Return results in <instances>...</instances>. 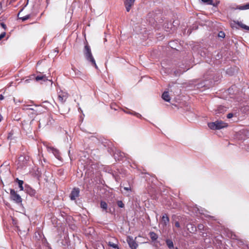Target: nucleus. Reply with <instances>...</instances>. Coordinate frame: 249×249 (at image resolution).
I'll list each match as a JSON object with an SVG mask.
<instances>
[{"instance_id": "obj_1", "label": "nucleus", "mask_w": 249, "mask_h": 249, "mask_svg": "<svg viewBox=\"0 0 249 249\" xmlns=\"http://www.w3.org/2000/svg\"><path fill=\"white\" fill-rule=\"evenodd\" d=\"M83 52L87 60L88 61L90 64L94 66L96 69H98L95 60L92 54L90 48L88 44L85 45Z\"/></svg>"}, {"instance_id": "obj_2", "label": "nucleus", "mask_w": 249, "mask_h": 249, "mask_svg": "<svg viewBox=\"0 0 249 249\" xmlns=\"http://www.w3.org/2000/svg\"><path fill=\"white\" fill-rule=\"evenodd\" d=\"M209 127L213 130H218L226 127L227 125L222 121H216L214 122L209 123L208 124Z\"/></svg>"}, {"instance_id": "obj_3", "label": "nucleus", "mask_w": 249, "mask_h": 249, "mask_svg": "<svg viewBox=\"0 0 249 249\" xmlns=\"http://www.w3.org/2000/svg\"><path fill=\"white\" fill-rule=\"evenodd\" d=\"M10 197L11 199L16 203L18 204L22 202L21 196L14 189L10 190Z\"/></svg>"}, {"instance_id": "obj_4", "label": "nucleus", "mask_w": 249, "mask_h": 249, "mask_svg": "<svg viewBox=\"0 0 249 249\" xmlns=\"http://www.w3.org/2000/svg\"><path fill=\"white\" fill-rule=\"evenodd\" d=\"M58 98L59 101L62 104H64L69 97V94L65 91L60 89L57 91Z\"/></svg>"}, {"instance_id": "obj_5", "label": "nucleus", "mask_w": 249, "mask_h": 249, "mask_svg": "<svg viewBox=\"0 0 249 249\" xmlns=\"http://www.w3.org/2000/svg\"><path fill=\"white\" fill-rule=\"evenodd\" d=\"M80 189L78 188H74L71 191L70 197L71 200H74L79 196Z\"/></svg>"}, {"instance_id": "obj_6", "label": "nucleus", "mask_w": 249, "mask_h": 249, "mask_svg": "<svg viewBox=\"0 0 249 249\" xmlns=\"http://www.w3.org/2000/svg\"><path fill=\"white\" fill-rule=\"evenodd\" d=\"M114 158L116 160H123L125 157V154L119 151H116L114 154Z\"/></svg>"}, {"instance_id": "obj_7", "label": "nucleus", "mask_w": 249, "mask_h": 249, "mask_svg": "<svg viewBox=\"0 0 249 249\" xmlns=\"http://www.w3.org/2000/svg\"><path fill=\"white\" fill-rule=\"evenodd\" d=\"M227 109V107L224 106L219 105L214 109L215 114L224 113Z\"/></svg>"}, {"instance_id": "obj_8", "label": "nucleus", "mask_w": 249, "mask_h": 249, "mask_svg": "<svg viewBox=\"0 0 249 249\" xmlns=\"http://www.w3.org/2000/svg\"><path fill=\"white\" fill-rule=\"evenodd\" d=\"M135 0H125L124 3L127 12H129L131 7L134 5Z\"/></svg>"}, {"instance_id": "obj_9", "label": "nucleus", "mask_w": 249, "mask_h": 249, "mask_svg": "<svg viewBox=\"0 0 249 249\" xmlns=\"http://www.w3.org/2000/svg\"><path fill=\"white\" fill-rule=\"evenodd\" d=\"M25 191L28 195L32 196H35L36 195V190L28 185L25 186Z\"/></svg>"}, {"instance_id": "obj_10", "label": "nucleus", "mask_w": 249, "mask_h": 249, "mask_svg": "<svg viewBox=\"0 0 249 249\" xmlns=\"http://www.w3.org/2000/svg\"><path fill=\"white\" fill-rule=\"evenodd\" d=\"M189 68H184L183 67H180L179 69L174 71V74L175 76H179L181 74H182L184 72L187 71L189 70Z\"/></svg>"}, {"instance_id": "obj_11", "label": "nucleus", "mask_w": 249, "mask_h": 249, "mask_svg": "<svg viewBox=\"0 0 249 249\" xmlns=\"http://www.w3.org/2000/svg\"><path fill=\"white\" fill-rule=\"evenodd\" d=\"M127 242L129 244V247L132 249H136L138 245L132 238H129V239L127 240Z\"/></svg>"}, {"instance_id": "obj_12", "label": "nucleus", "mask_w": 249, "mask_h": 249, "mask_svg": "<svg viewBox=\"0 0 249 249\" xmlns=\"http://www.w3.org/2000/svg\"><path fill=\"white\" fill-rule=\"evenodd\" d=\"M50 150L52 152V153H53V154L54 155L56 158H57L59 160H61V157L60 155L59 152L58 150L53 147H51L50 148Z\"/></svg>"}, {"instance_id": "obj_13", "label": "nucleus", "mask_w": 249, "mask_h": 249, "mask_svg": "<svg viewBox=\"0 0 249 249\" xmlns=\"http://www.w3.org/2000/svg\"><path fill=\"white\" fill-rule=\"evenodd\" d=\"M169 222V218L166 214H164L162 217V224L163 226H166Z\"/></svg>"}, {"instance_id": "obj_14", "label": "nucleus", "mask_w": 249, "mask_h": 249, "mask_svg": "<svg viewBox=\"0 0 249 249\" xmlns=\"http://www.w3.org/2000/svg\"><path fill=\"white\" fill-rule=\"evenodd\" d=\"M32 77H35V79L36 81H38L39 80H42L43 81H46L48 79L47 78V77L45 75H38L37 76H36L34 75H32Z\"/></svg>"}, {"instance_id": "obj_15", "label": "nucleus", "mask_w": 249, "mask_h": 249, "mask_svg": "<svg viewBox=\"0 0 249 249\" xmlns=\"http://www.w3.org/2000/svg\"><path fill=\"white\" fill-rule=\"evenodd\" d=\"M162 98L166 102H170V97L168 91H164L162 94Z\"/></svg>"}, {"instance_id": "obj_16", "label": "nucleus", "mask_w": 249, "mask_h": 249, "mask_svg": "<svg viewBox=\"0 0 249 249\" xmlns=\"http://www.w3.org/2000/svg\"><path fill=\"white\" fill-rule=\"evenodd\" d=\"M201 1L207 4L213 5L214 7H216L219 3V1H218L216 4H214L213 0H201Z\"/></svg>"}, {"instance_id": "obj_17", "label": "nucleus", "mask_w": 249, "mask_h": 249, "mask_svg": "<svg viewBox=\"0 0 249 249\" xmlns=\"http://www.w3.org/2000/svg\"><path fill=\"white\" fill-rule=\"evenodd\" d=\"M236 9L240 10L249 9V2L243 5L237 6Z\"/></svg>"}, {"instance_id": "obj_18", "label": "nucleus", "mask_w": 249, "mask_h": 249, "mask_svg": "<svg viewBox=\"0 0 249 249\" xmlns=\"http://www.w3.org/2000/svg\"><path fill=\"white\" fill-rule=\"evenodd\" d=\"M16 181L18 183L20 190L23 191L24 189L23 187V184L24 183L23 181L21 180H19L18 178H17L16 179Z\"/></svg>"}, {"instance_id": "obj_19", "label": "nucleus", "mask_w": 249, "mask_h": 249, "mask_svg": "<svg viewBox=\"0 0 249 249\" xmlns=\"http://www.w3.org/2000/svg\"><path fill=\"white\" fill-rule=\"evenodd\" d=\"M150 237L152 241H155L158 238L157 234L154 232H150Z\"/></svg>"}, {"instance_id": "obj_20", "label": "nucleus", "mask_w": 249, "mask_h": 249, "mask_svg": "<svg viewBox=\"0 0 249 249\" xmlns=\"http://www.w3.org/2000/svg\"><path fill=\"white\" fill-rule=\"evenodd\" d=\"M166 243L169 249H172L174 247L173 242L171 240L167 239L166 241Z\"/></svg>"}, {"instance_id": "obj_21", "label": "nucleus", "mask_w": 249, "mask_h": 249, "mask_svg": "<svg viewBox=\"0 0 249 249\" xmlns=\"http://www.w3.org/2000/svg\"><path fill=\"white\" fill-rule=\"evenodd\" d=\"M236 23L237 25H238L241 28H242L244 29L247 30H249V27L243 24L242 22H239V21H237Z\"/></svg>"}, {"instance_id": "obj_22", "label": "nucleus", "mask_w": 249, "mask_h": 249, "mask_svg": "<svg viewBox=\"0 0 249 249\" xmlns=\"http://www.w3.org/2000/svg\"><path fill=\"white\" fill-rule=\"evenodd\" d=\"M100 206L101 208L103 209L104 210H107V204L106 202L104 201H101L100 203Z\"/></svg>"}, {"instance_id": "obj_23", "label": "nucleus", "mask_w": 249, "mask_h": 249, "mask_svg": "<svg viewBox=\"0 0 249 249\" xmlns=\"http://www.w3.org/2000/svg\"><path fill=\"white\" fill-rule=\"evenodd\" d=\"M108 245L110 247L113 248L114 249H119L117 245L113 242H109L108 243Z\"/></svg>"}, {"instance_id": "obj_24", "label": "nucleus", "mask_w": 249, "mask_h": 249, "mask_svg": "<svg viewBox=\"0 0 249 249\" xmlns=\"http://www.w3.org/2000/svg\"><path fill=\"white\" fill-rule=\"evenodd\" d=\"M197 228H198V230H199L200 232H202V231H204L205 227H204V226L203 224H198V226H197Z\"/></svg>"}, {"instance_id": "obj_25", "label": "nucleus", "mask_w": 249, "mask_h": 249, "mask_svg": "<svg viewBox=\"0 0 249 249\" xmlns=\"http://www.w3.org/2000/svg\"><path fill=\"white\" fill-rule=\"evenodd\" d=\"M117 205L120 208H124V205L123 203V201L121 200H118L117 201Z\"/></svg>"}, {"instance_id": "obj_26", "label": "nucleus", "mask_w": 249, "mask_h": 249, "mask_svg": "<svg viewBox=\"0 0 249 249\" xmlns=\"http://www.w3.org/2000/svg\"><path fill=\"white\" fill-rule=\"evenodd\" d=\"M218 36L219 37H221V38H223L225 36V34L224 32L220 31V32H219Z\"/></svg>"}, {"instance_id": "obj_27", "label": "nucleus", "mask_w": 249, "mask_h": 249, "mask_svg": "<svg viewBox=\"0 0 249 249\" xmlns=\"http://www.w3.org/2000/svg\"><path fill=\"white\" fill-rule=\"evenodd\" d=\"M30 17V15H27L24 17L19 18L20 19H22V21H25L29 19Z\"/></svg>"}, {"instance_id": "obj_28", "label": "nucleus", "mask_w": 249, "mask_h": 249, "mask_svg": "<svg viewBox=\"0 0 249 249\" xmlns=\"http://www.w3.org/2000/svg\"><path fill=\"white\" fill-rule=\"evenodd\" d=\"M14 134L13 131H11L8 133V135L7 137V139L8 140H12V136Z\"/></svg>"}, {"instance_id": "obj_29", "label": "nucleus", "mask_w": 249, "mask_h": 249, "mask_svg": "<svg viewBox=\"0 0 249 249\" xmlns=\"http://www.w3.org/2000/svg\"><path fill=\"white\" fill-rule=\"evenodd\" d=\"M129 113H130V114H133V115H134L136 116V117H137L138 118H141V117H142V115H141L140 114H139V113H137V112H132V113H130V112Z\"/></svg>"}, {"instance_id": "obj_30", "label": "nucleus", "mask_w": 249, "mask_h": 249, "mask_svg": "<svg viewBox=\"0 0 249 249\" xmlns=\"http://www.w3.org/2000/svg\"><path fill=\"white\" fill-rule=\"evenodd\" d=\"M31 106V105H27L25 108H23V109L24 110H32V111H34V109L33 108H31V107H30Z\"/></svg>"}, {"instance_id": "obj_31", "label": "nucleus", "mask_w": 249, "mask_h": 249, "mask_svg": "<svg viewBox=\"0 0 249 249\" xmlns=\"http://www.w3.org/2000/svg\"><path fill=\"white\" fill-rule=\"evenodd\" d=\"M5 32H3L0 35V40L5 36Z\"/></svg>"}, {"instance_id": "obj_32", "label": "nucleus", "mask_w": 249, "mask_h": 249, "mask_svg": "<svg viewBox=\"0 0 249 249\" xmlns=\"http://www.w3.org/2000/svg\"><path fill=\"white\" fill-rule=\"evenodd\" d=\"M233 116V113H229V114H227V117L228 119H231V118Z\"/></svg>"}, {"instance_id": "obj_33", "label": "nucleus", "mask_w": 249, "mask_h": 249, "mask_svg": "<svg viewBox=\"0 0 249 249\" xmlns=\"http://www.w3.org/2000/svg\"><path fill=\"white\" fill-rule=\"evenodd\" d=\"M124 189L126 191H128V192H130L131 191V188L130 187H124Z\"/></svg>"}, {"instance_id": "obj_34", "label": "nucleus", "mask_w": 249, "mask_h": 249, "mask_svg": "<svg viewBox=\"0 0 249 249\" xmlns=\"http://www.w3.org/2000/svg\"><path fill=\"white\" fill-rule=\"evenodd\" d=\"M32 114L37 115L38 114V112L36 110H35L34 109V111H33V112H32Z\"/></svg>"}, {"instance_id": "obj_35", "label": "nucleus", "mask_w": 249, "mask_h": 249, "mask_svg": "<svg viewBox=\"0 0 249 249\" xmlns=\"http://www.w3.org/2000/svg\"><path fill=\"white\" fill-rule=\"evenodd\" d=\"M175 226L178 228L179 227V226H180L179 223L178 221L176 222H175Z\"/></svg>"}, {"instance_id": "obj_36", "label": "nucleus", "mask_w": 249, "mask_h": 249, "mask_svg": "<svg viewBox=\"0 0 249 249\" xmlns=\"http://www.w3.org/2000/svg\"><path fill=\"white\" fill-rule=\"evenodd\" d=\"M25 159V158L24 157H23V156H20L19 158V161H20L21 160H24V159Z\"/></svg>"}, {"instance_id": "obj_37", "label": "nucleus", "mask_w": 249, "mask_h": 249, "mask_svg": "<svg viewBox=\"0 0 249 249\" xmlns=\"http://www.w3.org/2000/svg\"><path fill=\"white\" fill-rule=\"evenodd\" d=\"M1 26H2L4 29H5V28H6V26L5 24H4L3 23H1Z\"/></svg>"}, {"instance_id": "obj_38", "label": "nucleus", "mask_w": 249, "mask_h": 249, "mask_svg": "<svg viewBox=\"0 0 249 249\" xmlns=\"http://www.w3.org/2000/svg\"><path fill=\"white\" fill-rule=\"evenodd\" d=\"M115 106L114 105H111V108L112 109H114V110H117V108H115V107H113V106Z\"/></svg>"}, {"instance_id": "obj_39", "label": "nucleus", "mask_w": 249, "mask_h": 249, "mask_svg": "<svg viewBox=\"0 0 249 249\" xmlns=\"http://www.w3.org/2000/svg\"><path fill=\"white\" fill-rule=\"evenodd\" d=\"M3 99H4V96L2 94H0V100H2Z\"/></svg>"}, {"instance_id": "obj_40", "label": "nucleus", "mask_w": 249, "mask_h": 249, "mask_svg": "<svg viewBox=\"0 0 249 249\" xmlns=\"http://www.w3.org/2000/svg\"><path fill=\"white\" fill-rule=\"evenodd\" d=\"M2 1L0 2V10L2 9Z\"/></svg>"}, {"instance_id": "obj_41", "label": "nucleus", "mask_w": 249, "mask_h": 249, "mask_svg": "<svg viewBox=\"0 0 249 249\" xmlns=\"http://www.w3.org/2000/svg\"><path fill=\"white\" fill-rule=\"evenodd\" d=\"M2 119V116L1 115V114H0V122H1V120Z\"/></svg>"}, {"instance_id": "obj_42", "label": "nucleus", "mask_w": 249, "mask_h": 249, "mask_svg": "<svg viewBox=\"0 0 249 249\" xmlns=\"http://www.w3.org/2000/svg\"><path fill=\"white\" fill-rule=\"evenodd\" d=\"M29 81H30V79H27V80H26L25 81V82L26 83H28V82H29Z\"/></svg>"}, {"instance_id": "obj_43", "label": "nucleus", "mask_w": 249, "mask_h": 249, "mask_svg": "<svg viewBox=\"0 0 249 249\" xmlns=\"http://www.w3.org/2000/svg\"><path fill=\"white\" fill-rule=\"evenodd\" d=\"M192 231H195L196 230V227H195V229H194V230L193 227H192Z\"/></svg>"}, {"instance_id": "obj_44", "label": "nucleus", "mask_w": 249, "mask_h": 249, "mask_svg": "<svg viewBox=\"0 0 249 249\" xmlns=\"http://www.w3.org/2000/svg\"><path fill=\"white\" fill-rule=\"evenodd\" d=\"M69 157H70V158L71 159V156H70V150L69 151Z\"/></svg>"}, {"instance_id": "obj_45", "label": "nucleus", "mask_w": 249, "mask_h": 249, "mask_svg": "<svg viewBox=\"0 0 249 249\" xmlns=\"http://www.w3.org/2000/svg\"><path fill=\"white\" fill-rule=\"evenodd\" d=\"M218 1H217L216 2L213 3L214 4H216Z\"/></svg>"}]
</instances>
